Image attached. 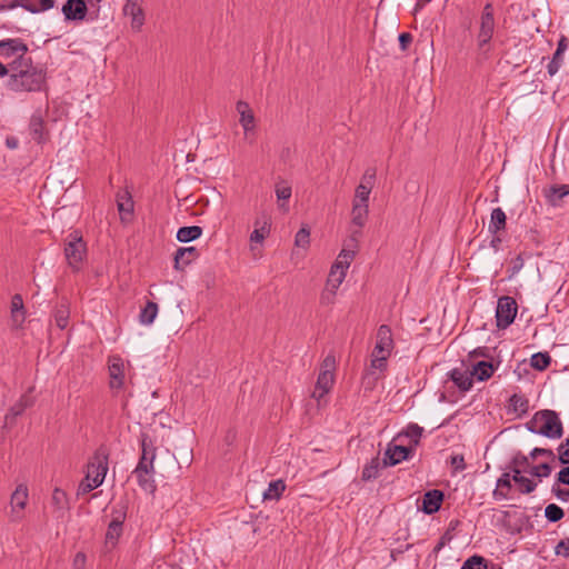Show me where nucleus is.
Instances as JSON below:
<instances>
[{
	"label": "nucleus",
	"mask_w": 569,
	"mask_h": 569,
	"mask_svg": "<svg viewBox=\"0 0 569 569\" xmlns=\"http://www.w3.org/2000/svg\"><path fill=\"white\" fill-rule=\"evenodd\" d=\"M368 213V203L352 202L350 241L353 242V247H357V242L362 234L361 229L367 222Z\"/></svg>",
	"instance_id": "nucleus-9"
},
{
	"label": "nucleus",
	"mask_w": 569,
	"mask_h": 569,
	"mask_svg": "<svg viewBox=\"0 0 569 569\" xmlns=\"http://www.w3.org/2000/svg\"><path fill=\"white\" fill-rule=\"evenodd\" d=\"M509 465L513 466L515 468L522 469L523 471H528V468L530 469L529 457L522 455L521 452H517L512 457Z\"/></svg>",
	"instance_id": "nucleus-48"
},
{
	"label": "nucleus",
	"mask_w": 569,
	"mask_h": 569,
	"mask_svg": "<svg viewBox=\"0 0 569 569\" xmlns=\"http://www.w3.org/2000/svg\"><path fill=\"white\" fill-rule=\"evenodd\" d=\"M24 309L23 299L20 295H14L11 299L10 310H22Z\"/></svg>",
	"instance_id": "nucleus-63"
},
{
	"label": "nucleus",
	"mask_w": 569,
	"mask_h": 569,
	"mask_svg": "<svg viewBox=\"0 0 569 569\" xmlns=\"http://www.w3.org/2000/svg\"><path fill=\"white\" fill-rule=\"evenodd\" d=\"M27 311L22 310H10V319L13 328L19 329L26 321Z\"/></svg>",
	"instance_id": "nucleus-49"
},
{
	"label": "nucleus",
	"mask_w": 569,
	"mask_h": 569,
	"mask_svg": "<svg viewBox=\"0 0 569 569\" xmlns=\"http://www.w3.org/2000/svg\"><path fill=\"white\" fill-rule=\"evenodd\" d=\"M569 194V184L552 186L546 192V197L550 204L558 206L559 202Z\"/></svg>",
	"instance_id": "nucleus-29"
},
{
	"label": "nucleus",
	"mask_w": 569,
	"mask_h": 569,
	"mask_svg": "<svg viewBox=\"0 0 569 569\" xmlns=\"http://www.w3.org/2000/svg\"><path fill=\"white\" fill-rule=\"evenodd\" d=\"M158 315V305L152 301H148L147 305L142 308L139 315V320L142 325L149 326L151 325Z\"/></svg>",
	"instance_id": "nucleus-36"
},
{
	"label": "nucleus",
	"mask_w": 569,
	"mask_h": 569,
	"mask_svg": "<svg viewBox=\"0 0 569 569\" xmlns=\"http://www.w3.org/2000/svg\"><path fill=\"white\" fill-rule=\"evenodd\" d=\"M271 218L267 214L258 217L254 221V230L251 231V242H262L270 233Z\"/></svg>",
	"instance_id": "nucleus-20"
},
{
	"label": "nucleus",
	"mask_w": 569,
	"mask_h": 569,
	"mask_svg": "<svg viewBox=\"0 0 569 569\" xmlns=\"http://www.w3.org/2000/svg\"><path fill=\"white\" fill-rule=\"evenodd\" d=\"M560 483H553L551 487V492L562 502L569 500V489H563L560 487Z\"/></svg>",
	"instance_id": "nucleus-53"
},
{
	"label": "nucleus",
	"mask_w": 569,
	"mask_h": 569,
	"mask_svg": "<svg viewBox=\"0 0 569 569\" xmlns=\"http://www.w3.org/2000/svg\"><path fill=\"white\" fill-rule=\"evenodd\" d=\"M28 46L20 38H9L0 40V57L4 59H29L27 57Z\"/></svg>",
	"instance_id": "nucleus-11"
},
{
	"label": "nucleus",
	"mask_w": 569,
	"mask_h": 569,
	"mask_svg": "<svg viewBox=\"0 0 569 569\" xmlns=\"http://www.w3.org/2000/svg\"><path fill=\"white\" fill-rule=\"evenodd\" d=\"M538 456H543V457H548L552 460H555V453L551 449H546V448H535L532 449V451L530 452V457L532 459L537 458Z\"/></svg>",
	"instance_id": "nucleus-57"
},
{
	"label": "nucleus",
	"mask_w": 569,
	"mask_h": 569,
	"mask_svg": "<svg viewBox=\"0 0 569 569\" xmlns=\"http://www.w3.org/2000/svg\"><path fill=\"white\" fill-rule=\"evenodd\" d=\"M197 257V249L194 247L179 248L174 254V268L182 269L189 264Z\"/></svg>",
	"instance_id": "nucleus-25"
},
{
	"label": "nucleus",
	"mask_w": 569,
	"mask_h": 569,
	"mask_svg": "<svg viewBox=\"0 0 569 569\" xmlns=\"http://www.w3.org/2000/svg\"><path fill=\"white\" fill-rule=\"evenodd\" d=\"M345 277H346L345 271H338L337 274L333 276L332 269L330 270V274H329V278H328L327 286H330L331 290H330L329 293H322V296H321V301L322 302H330L331 301V297L335 296L336 290L342 283Z\"/></svg>",
	"instance_id": "nucleus-30"
},
{
	"label": "nucleus",
	"mask_w": 569,
	"mask_h": 569,
	"mask_svg": "<svg viewBox=\"0 0 569 569\" xmlns=\"http://www.w3.org/2000/svg\"><path fill=\"white\" fill-rule=\"evenodd\" d=\"M389 356H385L383 353L376 355V351H372L371 367L375 369L383 370L387 366V359Z\"/></svg>",
	"instance_id": "nucleus-51"
},
{
	"label": "nucleus",
	"mask_w": 569,
	"mask_h": 569,
	"mask_svg": "<svg viewBox=\"0 0 569 569\" xmlns=\"http://www.w3.org/2000/svg\"><path fill=\"white\" fill-rule=\"evenodd\" d=\"M558 458L562 465H569V438L558 447Z\"/></svg>",
	"instance_id": "nucleus-52"
},
{
	"label": "nucleus",
	"mask_w": 569,
	"mask_h": 569,
	"mask_svg": "<svg viewBox=\"0 0 569 569\" xmlns=\"http://www.w3.org/2000/svg\"><path fill=\"white\" fill-rule=\"evenodd\" d=\"M87 562V557L83 552H77L73 561H72V568L73 569H84Z\"/></svg>",
	"instance_id": "nucleus-60"
},
{
	"label": "nucleus",
	"mask_w": 569,
	"mask_h": 569,
	"mask_svg": "<svg viewBox=\"0 0 569 569\" xmlns=\"http://www.w3.org/2000/svg\"><path fill=\"white\" fill-rule=\"evenodd\" d=\"M551 362L549 353L538 352L531 356L530 365L533 369L542 371L546 370Z\"/></svg>",
	"instance_id": "nucleus-40"
},
{
	"label": "nucleus",
	"mask_w": 569,
	"mask_h": 569,
	"mask_svg": "<svg viewBox=\"0 0 569 569\" xmlns=\"http://www.w3.org/2000/svg\"><path fill=\"white\" fill-rule=\"evenodd\" d=\"M511 489L510 472H505L497 481V488L493 491V496L497 499H506L508 491Z\"/></svg>",
	"instance_id": "nucleus-33"
},
{
	"label": "nucleus",
	"mask_w": 569,
	"mask_h": 569,
	"mask_svg": "<svg viewBox=\"0 0 569 569\" xmlns=\"http://www.w3.org/2000/svg\"><path fill=\"white\" fill-rule=\"evenodd\" d=\"M506 228V213L501 208H495L488 227L490 233L496 234Z\"/></svg>",
	"instance_id": "nucleus-28"
},
{
	"label": "nucleus",
	"mask_w": 569,
	"mask_h": 569,
	"mask_svg": "<svg viewBox=\"0 0 569 569\" xmlns=\"http://www.w3.org/2000/svg\"><path fill=\"white\" fill-rule=\"evenodd\" d=\"M87 253V247L82 239V237L79 234V232L73 231L69 233L66 238L64 243V257L68 262V264L74 270L79 271L83 259Z\"/></svg>",
	"instance_id": "nucleus-5"
},
{
	"label": "nucleus",
	"mask_w": 569,
	"mask_h": 569,
	"mask_svg": "<svg viewBox=\"0 0 569 569\" xmlns=\"http://www.w3.org/2000/svg\"><path fill=\"white\" fill-rule=\"evenodd\" d=\"M108 472V453L100 449L88 463L84 479L79 483L77 495H86L100 487Z\"/></svg>",
	"instance_id": "nucleus-4"
},
{
	"label": "nucleus",
	"mask_w": 569,
	"mask_h": 569,
	"mask_svg": "<svg viewBox=\"0 0 569 569\" xmlns=\"http://www.w3.org/2000/svg\"><path fill=\"white\" fill-rule=\"evenodd\" d=\"M518 306L512 297L503 296L498 299L496 308V322L499 329L508 328L515 320Z\"/></svg>",
	"instance_id": "nucleus-8"
},
{
	"label": "nucleus",
	"mask_w": 569,
	"mask_h": 569,
	"mask_svg": "<svg viewBox=\"0 0 569 569\" xmlns=\"http://www.w3.org/2000/svg\"><path fill=\"white\" fill-rule=\"evenodd\" d=\"M88 8L83 0H67L62 6V13L66 20H83Z\"/></svg>",
	"instance_id": "nucleus-18"
},
{
	"label": "nucleus",
	"mask_w": 569,
	"mask_h": 569,
	"mask_svg": "<svg viewBox=\"0 0 569 569\" xmlns=\"http://www.w3.org/2000/svg\"><path fill=\"white\" fill-rule=\"evenodd\" d=\"M333 372H330V370H321L316 382V388L312 392V398L320 401V399L323 398L325 395H327L330 391V389L333 386Z\"/></svg>",
	"instance_id": "nucleus-19"
},
{
	"label": "nucleus",
	"mask_w": 569,
	"mask_h": 569,
	"mask_svg": "<svg viewBox=\"0 0 569 569\" xmlns=\"http://www.w3.org/2000/svg\"><path fill=\"white\" fill-rule=\"evenodd\" d=\"M552 471V467L548 462L540 463L538 466H532L528 470V472L537 478H547L550 476Z\"/></svg>",
	"instance_id": "nucleus-44"
},
{
	"label": "nucleus",
	"mask_w": 569,
	"mask_h": 569,
	"mask_svg": "<svg viewBox=\"0 0 569 569\" xmlns=\"http://www.w3.org/2000/svg\"><path fill=\"white\" fill-rule=\"evenodd\" d=\"M69 317L70 310L69 307L64 303L59 305L53 312L54 323L61 330L67 328L69 323Z\"/></svg>",
	"instance_id": "nucleus-37"
},
{
	"label": "nucleus",
	"mask_w": 569,
	"mask_h": 569,
	"mask_svg": "<svg viewBox=\"0 0 569 569\" xmlns=\"http://www.w3.org/2000/svg\"><path fill=\"white\" fill-rule=\"evenodd\" d=\"M412 452L410 447L399 446L389 443L386 451L385 458L382 460V467L396 466L403 460H407Z\"/></svg>",
	"instance_id": "nucleus-12"
},
{
	"label": "nucleus",
	"mask_w": 569,
	"mask_h": 569,
	"mask_svg": "<svg viewBox=\"0 0 569 569\" xmlns=\"http://www.w3.org/2000/svg\"><path fill=\"white\" fill-rule=\"evenodd\" d=\"M117 207L122 221H129L133 213V201L128 191L117 194Z\"/></svg>",
	"instance_id": "nucleus-21"
},
{
	"label": "nucleus",
	"mask_w": 569,
	"mask_h": 569,
	"mask_svg": "<svg viewBox=\"0 0 569 569\" xmlns=\"http://www.w3.org/2000/svg\"><path fill=\"white\" fill-rule=\"evenodd\" d=\"M556 555L562 556L565 558L569 557V538L562 539L556 546Z\"/></svg>",
	"instance_id": "nucleus-56"
},
{
	"label": "nucleus",
	"mask_w": 569,
	"mask_h": 569,
	"mask_svg": "<svg viewBox=\"0 0 569 569\" xmlns=\"http://www.w3.org/2000/svg\"><path fill=\"white\" fill-rule=\"evenodd\" d=\"M516 483L518 485L519 491L523 495L533 492L537 487V482L525 476L521 479H516Z\"/></svg>",
	"instance_id": "nucleus-45"
},
{
	"label": "nucleus",
	"mask_w": 569,
	"mask_h": 569,
	"mask_svg": "<svg viewBox=\"0 0 569 569\" xmlns=\"http://www.w3.org/2000/svg\"><path fill=\"white\" fill-rule=\"evenodd\" d=\"M154 459L156 448L143 439L141 442V457L132 471V476L136 478L140 489L150 495H154L157 491Z\"/></svg>",
	"instance_id": "nucleus-2"
},
{
	"label": "nucleus",
	"mask_w": 569,
	"mask_h": 569,
	"mask_svg": "<svg viewBox=\"0 0 569 569\" xmlns=\"http://www.w3.org/2000/svg\"><path fill=\"white\" fill-rule=\"evenodd\" d=\"M556 483L569 486V465L557 473Z\"/></svg>",
	"instance_id": "nucleus-59"
},
{
	"label": "nucleus",
	"mask_w": 569,
	"mask_h": 569,
	"mask_svg": "<svg viewBox=\"0 0 569 569\" xmlns=\"http://www.w3.org/2000/svg\"><path fill=\"white\" fill-rule=\"evenodd\" d=\"M422 432L423 429L417 423H410L405 431L406 436L412 440L415 446L419 443Z\"/></svg>",
	"instance_id": "nucleus-47"
},
{
	"label": "nucleus",
	"mask_w": 569,
	"mask_h": 569,
	"mask_svg": "<svg viewBox=\"0 0 569 569\" xmlns=\"http://www.w3.org/2000/svg\"><path fill=\"white\" fill-rule=\"evenodd\" d=\"M47 87V71L33 64L32 59H13L7 88L17 93L40 92Z\"/></svg>",
	"instance_id": "nucleus-1"
},
{
	"label": "nucleus",
	"mask_w": 569,
	"mask_h": 569,
	"mask_svg": "<svg viewBox=\"0 0 569 569\" xmlns=\"http://www.w3.org/2000/svg\"><path fill=\"white\" fill-rule=\"evenodd\" d=\"M236 113L239 116V122L243 128L244 134L249 131V103L244 100H239L236 103Z\"/></svg>",
	"instance_id": "nucleus-39"
},
{
	"label": "nucleus",
	"mask_w": 569,
	"mask_h": 569,
	"mask_svg": "<svg viewBox=\"0 0 569 569\" xmlns=\"http://www.w3.org/2000/svg\"><path fill=\"white\" fill-rule=\"evenodd\" d=\"M451 466L455 468V470L457 471H462L466 469V463H465V458L462 455H455V456H451Z\"/></svg>",
	"instance_id": "nucleus-58"
},
{
	"label": "nucleus",
	"mask_w": 569,
	"mask_h": 569,
	"mask_svg": "<svg viewBox=\"0 0 569 569\" xmlns=\"http://www.w3.org/2000/svg\"><path fill=\"white\" fill-rule=\"evenodd\" d=\"M123 515L119 513L117 517L112 519L109 523L107 532H106V545L114 547L119 537L122 533V523H123Z\"/></svg>",
	"instance_id": "nucleus-24"
},
{
	"label": "nucleus",
	"mask_w": 569,
	"mask_h": 569,
	"mask_svg": "<svg viewBox=\"0 0 569 569\" xmlns=\"http://www.w3.org/2000/svg\"><path fill=\"white\" fill-rule=\"evenodd\" d=\"M310 243V229L307 226H302L296 233L295 246L297 248L307 249Z\"/></svg>",
	"instance_id": "nucleus-41"
},
{
	"label": "nucleus",
	"mask_w": 569,
	"mask_h": 569,
	"mask_svg": "<svg viewBox=\"0 0 569 569\" xmlns=\"http://www.w3.org/2000/svg\"><path fill=\"white\" fill-rule=\"evenodd\" d=\"M30 136L32 140L38 143H42L47 139V132L44 130V121L40 113H33L30 119Z\"/></svg>",
	"instance_id": "nucleus-22"
},
{
	"label": "nucleus",
	"mask_w": 569,
	"mask_h": 569,
	"mask_svg": "<svg viewBox=\"0 0 569 569\" xmlns=\"http://www.w3.org/2000/svg\"><path fill=\"white\" fill-rule=\"evenodd\" d=\"M495 10L491 2L486 3L482 9L480 21H479V31L477 34V43L479 50L487 51V46L489 44L492 36L495 33Z\"/></svg>",
	"instance_id": "nucleus-6"
},
{
	"label": "nucleus",
	"mask_w": 569,
	"mask_h": 569,
	"mask_svg": "<svg viewBox=\"0 0 569 569\" xmlns=\"http://www.w3.org/2000/svg\"><path fill=\"white\" fill-rule=\"evenodd\" d=\"M29 500V490L26 483H19L10 497V517L12 521L23 518V510Z\"/></svg>",
	"instance_id": "nucleus-10"
},
{
	"label": "nucleus",
	"mask_w": 569,
	"mask_h": 569,
	"mask_svg": "<svg viewBox=\"0 0 569 569\" xmlns=\"http://www.w3.org/2000/svg\"><path fill=\"white\" fill-rule=\"evenodd\" d=\"M56 0H13L8 9L21 7L31 13H41L54 7Z\"/></svg>",
	"instance_id": "nucleus-15"
},
{
	"label": "nucleus",
	"mask_w": 569,
	"mask_h": 569,
	"mask_svg": "<svg viewBox=\"0 0 569 569\" xmlns=\"http://www.w3.org/2000/svg\"><path fill=\"white\" fill-rule=\"evenodd\" d=\"M276 196H277V199L278 201H280L281 203L279 204L281 209L283 210H288L287 206H286V201H288L291 197V193H292V190H291V186L287 182V181H279L277 184H276Z\"/></svg>",
	"instance_id": "nucleus-38"
},
{
	"label": "nucleus",
	"mask_w": 569,
	"mask_h": 569,
	"mask_svg": "<svg viewBox=\"0 0 569 569\" xmlns=\"http://www.w3.org/2000/svg\"><path fill=\"white\" fill-rule=\"evenodd\" d=\"M445 493L441 490L432 489L427 491L422 497L421 510L426 515H432L441 508Z\"/></svg>",
	"instance_id": "nucleus-16"
},
{
	"label": "nucleus",
	"mask_w": 569,
	"mask_h": 569,
	"mask_svg": "<svg viewBox=\"0 0 569 569\" xmlns=\"http://www.w3.org/2000/svg\"><path fill=\"white\" fill-rule=\"evenodd\" d=\"M393 346L391 328L387 325H381L377 331V341L373 351H376V355L383 353L385 356H390Z\"/></svg>",
	"instance_id": "nucleus-13"
},
{
	"label": "nucleus",
	"mask_w": 569,
	"mask_h": 569,
	"mask_svg": "<svg viewBox=\"0 0 569 569\" xmlns=\"http://www.w3.org/2000/svg\"><path fill=\"white\" fill-rule=\"evenodd\" d=\"M563 516H565V512H563L562 508H560L556 503H550L545 509V517L550 522H557V521L561 520L563 518Z\"/></svg>",
	"instance_id": "nucleus-42"
},
{
	"label": "nucleus",
	"mask_w": 569,
	"mask_h": 569,
	"mask_svg": "<svg viewBox=\"0 0 569 569\" xmlns=\"http://www.w3.org/2000/svg\"><path fill=\"white\" fill-rule=\"evenodd\" d=\"M523 268V259L521 254H518L515 259L511 261V266L508 269L509 278L515 277L521 269Z\"/></svg>",
	"instance_id": "nucleus-54"
},
{
	"label": "nucleus",
	"mask_w": 569,
	"mask_h": 569,
	"mask_svg": "<svg viewBox=\"0 0 569 569\" xmlns=\"http://www.w3.org/2000/svg\"><path fill=\"white\" fill-rule=\"evenodd\" d=\"M509 408L518 416H523L529 410V400L522 395L513 393L509 399Z\"/></svg>",
	"instance_id": "nucleus-32"
},
{
	"label": "nucleus",
	"mask_w": 569,
	"mask_h": 569,
	"mask_svg": "<svg viewBox=\"0 0 569 569\" xmlns=\"http://www.w3.org/2000/svg\"><path fill=\"white\" fill-rule=\"evenodd\" d=\"M123 14L131 19L130 26L132 30L140 31L144 23V14L137 0H126L123 6Z\"/></svg>",
	"instance_id": "nucleus-14"
},
{
	"label": "nucleus",
	"mask_w": 569,
	"mask_h": 569,
	"mask_svg": "<svg viewBox=\"0 0 569 569\" xmlns=\"http://www.w3.org/2000/svg\"><path fill=\"white\" fill-rule=\"evenodd\" d=\"M202 234V229L198 226L181 227L177 231V240L180 242H190Z\"/></svg>",
	"instance_id": "nucleus-31"
},
{
	"label": "nucleus",
	"mask_w": 569,
	"mask_h": 569,
	"mask_svg": "<svg viewBox=\"0 0 569 569\" xmlns=\"http://www.w3.org/2000/svg\"><path fill=\"white\" fill-rule=\"evenodd\" d=\"M399 46L401 50H407L409 44L412 42V36L409 32H402L399 34Z\"/></svg>",
	"instance_id": "nucleus-61"
},
{
	"label": "nucleus",
	"mask_w": 569,
	"mask_h": 569,
	"mask_svg": "<svg viewBox=\"0 0 569 569\" xmlns=\"http://www.w3.org/2000/svg\"><path fill=\"white\" fill-rule=\"evenodd\" d=\"M371 189V186L359 184L356 188L353 201H358L359 203H368Z\"/></svg>",
	"instance_id": "nucleus-46"
},
{
	"label": "nucleus",
	"mask_w": 569,
	"mask_h": 569,
	"mask_svg": "<svg viewBox=\"0 0 569 569\" xmlns=\"http://www.w3.org/2000/svg\"><path fill=\"white\" fill-rule=\"evenodd\" d=\"M468 357H469V359H473L476 357L487 358V357H489V349L487 347L476 348L475 350L469 352Z\"/></svg>",
	"instance_id": "nucleus-62"
},
{
	"label": "nucleus",
	"mask_w": 569,
	"mask_h": 569,
	"mask_svg": "<svg viewBox=\"0 0 569 569\" xmlns=\"http://www.w3.org/2000/svg\"><path fill=\"white\" fill-rule=\"evenodd\" d=\"M526 428L532 433H538L550 439H559L563 433L559 415L549 409L537 411L526 423Z\"/></svg>",
	"instance_id": "nucleus-3"
},
{
	"label": "nucleus",
	"mask_w": 569,
	"mask_h": 569,
	"mask_svg": "<svg viewBox=\"0 0 569 569\" xmlns=\"http://www.w3.org/2000/svg\"><path fill=\"white\" fill-rule=\"evenodd\" d=\"M449 378L461 391L470 390L473 383L471 371H463L458 368L449 372Z\"/></svg>",
	"instance_id": "nucleus-23"
},
{
	"label": "nucleus",
	"mask_w": 569,
	"mask_h": 569,
	"mask_svg": "<svg viewBox=\"0 0 569 569\" xmlns=\"http://www.w3.org/2000/svg\"><path fill=\"white\" fill-rule=\"evenodd\" d=\"M381 466H382V463L380 462L379 457L372 458L370 460V462H368L363 467L362 473H361V479L363 481H370V480L376 479L379 475V470H380Z\"/></svg>",
	"instance_id": "nucleus-35"
},
{
	"label": "nucleus",
	"mask_w": 569,
	"mask_h": 569,
	"mask_svg": "<svg viewBox=\"0 0 569 569\" xmlns=\"http://www.w3.org/2000/svg\"><path fill=\"white\" fill-rule=\"evenodd\" d=\"M286 489L283 480L271 481L266 490L261 492L262 500H278Z\"/></svg>",
	"instance_id": "nucleus-27"
},
{
	"label": "nucleus",
	"mask_w": 569,
	"mask_h": 569,
	"mask_svg": "<svg viewBox=\"0 0 569 569\" xmlns=\"http://www.w3.org/2000/svg\"><path fill=\"white\" fill-rule=\"evenodd\" d=\"M128 362L120 356L112 355L108 357L107 368L109 376V387L112 390H121L124 387Z\"/></svg>",
	"instance_id": "nucleus-7"
},
{
	"label": "nucleus",
	"mask_w": 569,
	"mask_h": 569,
	"mask_svg": "<svg viewBox=\"0 0 569 569\" xmlns=\"http://www.w3.org/2000/svg\"><path fill=\"white\" fill-rule=\"evenodd\" d=\"M460 569H487V562L483 557L476 555L468 558Z\"/></svg>",
	"instance_id": "nucleus-43"
},
{
	"label": "nucleus",
	"mask_w": 569,
	"mask_h": 569,
	"mask_svg": "<svg viewBox=\"0 0 569 569\" xmlns=\"http://www.w3.org/2000/svg\"><path fill=\"white\" fill-rule=\"evenodd\" d=\"M377 171L375 168H368L361 177L360 184H367L373 187Z\"/></svg>",
	"instance_id": "nucleus-55"
},
{
	"label": "nucleus",
	"mask_w": 569,
	"mask_h": 569,
	"mask_svg": "<svg viewBox=\"0 0 569 569\" xmlns=\"http://www.w3.org/2000/svg\"><path fill=\"white\" fill-rule=\"evenodd\" d=\"M561 63H562V54H560L559 52H555L551 61L548 63V67H547L549 76H555L558 72Z\"/></svg>",
	"instance_id": "nucleus-50"
},
{
	"label": "nucleus",
	"mask_w": 569,
	"mask_h": 569,
	"mask_svg": "<svg viewBox=\"0 0 569 569\" xmlns=\"http://www.w3.org/2000/svg\"><path fill=\"white\" fill-rule=\"evenodd\" d=\"M51 505L57 511H66L69 508V499L66 491L54 488L51 496Z\"/></svg>",
	"instance_id": "nucleus-34"
},
{
	"label": "nucleus",
	"mask_w": 569,
	"mask_h": 569,
	"mask_svg": "<svg viewBox=\"0 0 569 569\" xmlns=\"http://www.w3.org/2000/svg\"><path fill=\"white\" fill-rule=\"evenodd\" d=\"M347 248H343L336 262L332 264V273L333 276L337 274L338 271H347V269L349 268L351 261L353 260L355 256H356V251L358 249V246L357 247H353V242L350 241V239L348 240L347 244H346Z\"/></svg>",
	"instance_id": "nucleus-17"
},
{
	"label": "nucleus",
	"mask_w": 569,
	"mask_h": 569,
	"mask_svg": "<svg viewBox=\"0 0 569 569\" xmlns=\"http://www.w3.org/2000/svg\"><path fill=\"white\" fill-rule=\"evenodd\" d=\"M495 372V367L492 362L489 361H478L472 366L471 375L476 377L479 381L488 380Z\"/></svg>",
	"instance_id": "nucleus-26"
},
{
	"label": "nucleus",
	"mask_w": 569,
	"mask_h": 569,
	"mask_svg": "<svg viewBox=\"0 0 569 569\" xmlns=\"http://www.w3.org/2000/svg\"><path fill=\"white\" fill-rule=\"evenodd\" d=\"M335 357L327 356L322 362V369L321 370H330V372H333L335 369Z\"/></svg>",
	"instance_id": "nucleus-64"
}]
</instances>
